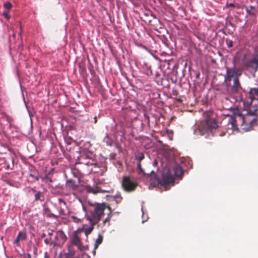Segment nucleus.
Returning a JSON list of instances; mask_svg holds the SVG:
<instances>
[{
	"label": "nucleus",
	"mask_w": 258,
	"mask_h": 258,
	"mask_svg": "<svg viewBox=\"0 0 258 258\" xmlns=\"http://www.w3.org/2000/svg\"><path fill=\"white\" fill-rule=\"evenodd\" d=\"M35 194H34V201L43 202L45 200L44 194L43 192L36 190H34Z\"/></svg>",
	"instance_id": "11"
},
{
	"label": "nucleus",
	"mask_w": 258,
	"mask_h": 258,
	"mask_svg": "<svg viewBox=\"0 0 258 258\" xmlns=\"http://www.w3.org/2000/svg\"><path fill=\"white\" fill-rule=\"evenodd\" d=\"M182 167L178 164H175L172 169L165 167L163 169L161 176L153 170L147 175V178L151 181V186L153 187L160 185L165 190L170 188V185H174V176L179 177L183 173Z\"/></svg>",
	"instance_id": "1"
},
{
	"label": "nucleus",
	"mask_w": 258,
	"mask_h": 258,
	"mask_svg": "<svg viewBox=\"0 0 258 258\" xmlns=\"http://www.w3.org/2000/svg\"><path fill=\"white\" fill-rule=\"evenodd\" d=\"M57 258H63V253L62 252H60L59 253V255L58 256Z\"/></svg>",
	"instance_id": "43"
},
{
	"label": "nucleus",
	"mask_w": 258,
	"mask_h": 258,
	"mask_svg": "<svg viewBox=\"0 0 258 258\" xmlns=\"http://www.w3.org/2000/svg\"><path fill=\"white\" fill-rule=\"evenodd\" d=\"M96 249H95V248H94L93 251H92V254L95 255L96 254Z\"/></svg>",
	"instance_id": "49"
},
{
	"label": "nucleus",
	"mask_w": 258,
	"mask_h": 258,
	"mask_svg": "<svg viewBox=\"0 0 258 258\" xmlns=\"http://www.w3.org/2000/svg\"><path fill=\"white\" fill-rule=\"evenodd\" d=\"M91 147L90 143H86L84 147L79 148L80 156L78 157V163L84 164L88 167L92 166L90 169L93 170V168L97 166V162L95 160V155L90 151L89 148Z\"/></svg>",
	"instance_id": "4"
},
{
	"label": "nucleus",
	"mask_w": 258,
	"mask_h": 258,
	"mask_svg": "<svg viewBox=\"0 0 258 258\" xmlns=\"http://www.w3.org/2000/svg\"><path fill=\"white\" fill-rule=\"evenodd\" d=\"M137 166H138V168L139 169V172H138L139 174H145V173L144 172V171H143V169L141 167V165L140 162L138 163Z\"/></svg>",
	"instance_id": "27"
},
{
	"label": "nucleus",
	"mask_w": 258,
	"mask_h": 258,
	"mask_svg": "<svg viewBox=\"0 0 258 258\" xmlns=\"http://www.w3.org/2000/svg\"><path fill=\"white\" fill-rule=\"evenodd\" d=\"M245 11L247 14L251 16H255L256 15L255 7L252 6L247 7L245 8Z\"/></svg>",
	"instance_id": "14"
},
{
	"label": "nucleus",
	"mask_w": 258,
	"mask_h": 258,
	"mask_svg": "<svg viewBox=\"0 0 258 258\" xmlns=\"http://www.w3.org/2000/svg\"><path fill=\"white\" fill-rule=\"evenodd\" d=\"M9 12L8 10H5L3 12V15L7 19L9 20L10 18V16L9 14Z\"/></svg>",
	"instance_id": "31"
},
{
	"label": "nucleus",
	"mask_w": 258,
	"mask_h": 258,
	"mask_svg": "<svg viewBox=\"0 0 258 258\" xmlns=\"http://www.w3.org/2000/svg\"><path fill=\"white\" fill-rule=\"evenodd\" d=\"M113 200H115L117 203H119L121 202L122 198L120 195H116L111 197Z\"/></svg>",
	"instance_id": "22"
},
{
	"label": "nucleus",
	"mask_w": 258,
	"mask_h": 258,
	"mask_svg": "<svg viewBox=\"0 0 258 258\" xmlns=\"http://www.w3.org/2000/svg\"><path fill=\"white\" fill-rule=\"evenodd\" d=\"M29 176L30 177H33L35 179V180H36V181H38L39 179V176L38 175H34V174H33L32 173H30Z\"/></svg>",
	"instance_id": "35"
},
{
	"label": "nucleus",
	"mask_w": 258,
	"mask_h": 258,
	"mask_svg": "<svg viewBox=\"0 0 258 258\" xmlns=\"http://www.w3.org/2000/svg\"><path fill=\"white\" fill-rule=\"evenodd\" d=\"M66 186L70 187V188L73 189L75 187H77V185L76 184L75 181L74 180L69 179L66 180Z\"/></svg>",
	"instance_id": "16"
},
{
	"label": "nucleus",
	"mask_w": 258,
	"mask_h": 258,
	"mask_svg": "<svg viewBox=\"0 0 258 258\" xmlns=\"http://www.w3.org/2000/svg\"><path fill=\"white\" fill-rule=\"evenodd\" d=\"M85 256L87 258H91L89 255L85 252L82 253L81 254H78L76 257L73 258H86Z\"/></svg>",
	"instance_id": "25"
},
{
	"label": "nucleus",
	"mask_w": 258,
	"mask_h": 258,
	"mask_svg": "<svg viewBox=\"0 0 258 258\" xmlns=\"http://www.w3.org/2000/svg\"><path fill=\"white\" fill-rule=\"evenodd\" d=\"M142 223H144L146 221H147V220L148 219V217L147 216L146 217L145 216V212H144V210H143V206H142Z\"/></svg>",
	"instance_id": "26"
},
{
	"label": "nucleus",
	"mask_w": 258,
	"mask_h": 258,
	"mask_svg": "<svg viewBox=\"0 0 258 258\" xmlns=\"http://www.w3.org/2000/svg\"><path fill=\"white\" fill-rule=\"evenodd\" d=\"M78 248L79 249H80L81 251H83L84 250H87L88 249V245H83L81 243L78 246Z\"/></svg>",
	"instance_id": "28"
},
{
	"label": "nucleus",
	"mask_w": 258,
	"mask_h": 258,
	"mask_svg": "<svg viewBox=\"0 0 258 258\" xmlns=\"http://www.w3.org/2000/svg\"><path fill=\"white\" fill-rule=\"evenodd\" d=\"M53 230H51L50 232H49L48 233V235L50 236H51V235H52L53 234Z\"/></svg>",
	"instance_id": "46"
},
{
	"label": "nucleus",
	"mask_w": 258,
	"mask_h": 258,
	"mask_svg": "<svg viewBox=\"0 0 258 258\" xmlns=\"http://www.w3.org/2000/svg\"><path fill=\"white\" fill-rule=\"evenodd\" d=\"M257 110V109L253 111L251 109L238 110L234 113V117H230L228 123L231 124L234 130L238 129L237 126L240 125L241 129L245 132L249 131L257 125L256 118L253 117V115L256 114Z\"/></svg>",
	"instance_id": "2"
},
{
	"label": "nucleus",
	"mask_w": 258,
	"mask_h": 258,
	"mask_svg": "<svg viewBox=\"0 0 258 258\" xmlns=\"http://www.w3.org/2000/svg\"><path fill=\"white\" fill-rule=\"evenodd\" d=\"M24 103H25V106H26V108H27V111H28V112L29 115V116L31 117V116H32V113H31V112H30V111L29 110V109H28V106H27V104H26V101H25V99H24Z\"/></svg>",
	"instance_id": "38"
},
{
	"label": "nucleus",
	"mask_w": 258,
	"mask_h": 258,
	"mask_svg": "<svg viewBox=\"0 0 258 258\" xmlns=\"http://www.w3.org/2000/svg\"><path fill=\"white\" fill-rule=\"evenodd\" d=\"M97 119H98V116H95L94 117V123H96L97 121Z\"/></svg>",
	"instance_id": "44"
},
{
	"label": "nucleus",
	"mask_w": 258,
	"mask_h": 258,
	"mask_svg": "<svg viewBox=\"0 0 258 258\" xmlns=\"http://www.w3.org/2000/svg\"><path fill=\"white\" fill-rule=\"evenodd\" d=\"M83 210L85 213V217L87 220L94 221L93 224H97L104 215V211L107 208L110 211L111 208L105 203L102 204L88 202L86 205H82Z\"/></svg>",
	"instance_id": "3"
},
{
	"label": "nucleus",
	"mask_w": 258,
	"mask_h": 258,
	"mask_svg": "<svg viewBox=\"0 0 258 258\" xmlns=\"http://www.w3.org/2000/svg\"><path fill=\"white\" fill-rule=\"evenodd\" d=\"M218 127L215 118L208 115L200 126H195L194 134L196 135H204L205 133H211L213 130L216 129Z\"/></svg>",
	"instance_id": "5"
},
{
	"label": "nucleus",
	"mask_w": 258,
	"mask_h": 258,
	"mask_svg": "<svg viewBox=\"0 0 258 258\" xmlns=\"http://www.w3.org/2000/svg\"><path fill=\"white\" fill-rule=\"evenodd\" d=\"M219 32H222V33H223V34H224L225 35H226V32H225V30H224V29H220V30H219Z\"/></svg>",
	"instance_id": "45"
},
{
	"label": "nucleus",
	"mask_w": 258,
	"mask_h": 258,
	"mask_svg": "<svg viewBox=\"0 0 258 258\" xmlns=\"http://www.w3.org/2000/svg\"><path fill=\"white\" fill-rule=\"evenodd\" d=\"M42 180L46 183H49L52 182V179L50 176L45 174L42 177Z\"/></svg>",
	"instance_id": "20"
},
{
	"label": "nucleus",
	"mask_w": 258,
	"mask_h": 258,
	"mask_svg": "<svg viewBox=\"0 0 258 258\" xmlns=\"http://www.w3.org/2000/svg\"><path fill=\"white\" fill-rule=\"evenodd\" d=\"M63 258H73V257H70V256H69L68 255H66L64 254H63Z\"/></svg>",
	"instance_id": "47"
},
{
	"label": "nucleus",
	"mask_w": 258,
	"mask_h": 258,
	"mask_svg": "<svg viewBox=\"0 0 258 258\" xmlns=\"http://www.w3.org/2000/svg\"><path fill=\"white\" fill-rule=\"evenodd\" d=\"M145 156L143 153H140L136 156V158L140 162L144 159Z\"/></svg>",
	"instance_id": "23"
},
{
	"label": "nucleus",
	"mask_w": 258,
	"mask_h": 258,
	"mask_svg": "<svg viewBox=\"0 0 258 258\" xmlns=\"http://www.w3.org/2000/svg\"><path fill=\"white\" fill-rule=\"evenodd\" d=\"M64 254L68 255L70 257H76V256H75V251L74 250H73L70 249V248L68 249V251L67 252L64 253Z\"/></svg>",
	"instance_id": "21"
},
{
	"label": "nucleus",
	"mask_w": 258,
	"mask_h": 258,
	"mask_svg": "<svg viewBox=\"0 0 258 258\" xmlns=\"http://www.w3.org/2000/svg\"><path fill=\"white\" fill-rule=\"evenodd\" d=\"M27 237L26 234L25 232L20 231L17 236L16 238L14 241V244H17L19 243V241L21 240H25Z\"/></svg>",
	"instance_id": "12"
},
{
	"label": "nucleus",
	"mask_w": 258,
	"mask_h": 258,
	"mask_svg": "<svg viewBox=\"0 0 258 258\" xmlns=\"http://www.w3.org/2000/svg\"><path fill=\"white\" fill-rule=\"evenodd\" d=\"M235 70L236 72V73L235 74V76H237L238 75H240L241 74V71L239 68H236Z\"/></svg>",
	"instance_id": "37"
},
{
	"label": "nucleus",
	"mask_w": 258,
	"mask_h": 258,
	"mask_svg": "<svg viewBox=\"0 0 258 258\" xmlns=\"http://www.w3.org/2000/svg\"><path fill=\"white\" fill-rule=\"evenodd\" d=\"M157 164V162L156 161H155L154 162V165H156V164Z\"/></svg>",
	"instance_id": "55"
},
{
	"label": "nucleus",
	"mask_w": 258,
	"mask_h": 258,
	"mask_svg": "<svg viewBox=\"0 0 258 258\" xmlns=\"http://www.w3.org/2000/svg\"><path fill=\"white\" fill-rule=\"evenodd\" d=\"M200 76V73L196 74V77L197 78H198Z\"/></svg>",
	"instance_id": "54"
},
{
	"label": "nucleus",
	"mask_w": 258,
	"mask_h": 258,
	"mask_svg": "<svg viewBox=\"0 0 258 258\" xmlns=\"http://www.w3.org/2000/svg\"><path fill=\"white\" fill-rule=\"evenodd\" d=\"M56 187H59L60 188H62V187H63V185L58 184V185H56Z\"/></svg>",
	"instance_id": "50"
},
{
	"label": "nucleus",
	"mask_w": 258,
	"mask_h": 258,
	"mask_svg": "<svg viewBox=\"0 0 258 258\" xmlns=\"http://www.w3.org/2000/svg\"><path fill=\"white\" fill-rule=\"evenodd\" d=\"M241 88L238 76H235L233 79V85L231 88L232 93H237Z\"/></svg>",
	"instance_id": "10"
},
{
	"label": "nucleus",
	"mask_w": 258,
	"mask_h": 258,
	"mask_svg": "<svg viewBox=\"0 0 258 258\" xmlns=\"http://www.w3.org/2000/svg\"><path fill=\"white\" fill-rule=\"evenodd\" d=\"M89 222V224L90 226H88L86 224H84L83 227L81 229H78V231H83L85 233V234L87 237L89 234H90L94 228V226L96 224H93L92 223L94 222L92 220H88Z\"/></svg>",
	"instance_id": "8"
},
{
	"label": "nucleus",
	"mask_w": 258,
	"mask_h": 258,
	"mask_svg": "<svg viewBox=\"0 0 258 258\" xmlns=\"http://www.w3.org/2000/svg\"><path fill=\"white\" fill-rule=\"evenodd\" d=\"M244 66L247 69L252 70L251 74L253 77H255L256 73L258 71V54L253 55L251 59L244 63Z\"/></svg>",
	"instance_id": "6"
},
{
	"label": "nucleus",
	"mask_w": 258,
	"mask_h": 258,
	"mask_svg": "<svg viewBox=\"0 0 258 258\" xmlns=\"http://www.w3.org/2000/svg\"><path fill=\"white\" fill-rule=\"evenodd\" d=\"M184 161H185V159L182 158V159H181L180 162L182 163L184 162Z\"/></svg>",
	"instance_id": "52"
},
{
	"label": "nucleus",
	"mask_w": 258,
	"mask_h": 258,
	"mask_svg": "<svg viewBox=\"0 0 258 258\" xmlns=\"http://www.w3.org/2000/svg\"><path fill=\"white\" fill-rule=\"evenodd\" d=\"M51 240V238H46L45 240H44V242L46 244H48L50 243V241Z\"/></svg>",
	"instance_id": "39"
},
{
	"label": "nucleus",
	"mask_w": 258,
	"mask_h": 258,
	"mask_svg": "<svg viewBox=\"0 0 258 258\" xmlns=\"http://www.w3.org/2000/svg\"><path fill=\"white\" fill-rule=\"evenodd\" d=\"M4 6L8 11L12 8V5L11 4V3L10 2H7L4 4Z\"/></svg>",
	"instance_id": "30"
},
{
	"label": "nucleus",
	"mask_w": 258,
	"mask_h": 258,
	"mask_svg": "<svg viewBox=\"0 0 258 258\" xmlns=\"http://www.w3.org/2000/svg\"><path fill=\"white\" fill-rule=\"evenodd\" d=\"M50 217H52V218H56L57 217V216L56 215H55V214H53V213H50L49 214V216Z\"/></svg>",
	"instance_id": "42"
},
{
	"label": "nucleus",
	"mask_w": 258,
	"mask_h": 258,
	"mask_svg": "<svg viewBox=\"0 0 258 258\" xmlns=\"http://www.w3.org/2000/svg\"><path fill=\"white\" fill-rule=\"evenodd\" d=\"M46 236V234L44 233H43L41 235V238H43Z\"/></svg>",
	"instance_id": "51"
},
{
	"label": "nucleus",
	"mask_w": 258,
	"mask_h": 258,
	"mask_svg": "<svg viewBox=\"0 0 258 258\" xmlns=\"http://www.w3.org/2000/svg\"><path fill=\"white\" fill-rule=\"evenodd\" d=\"M81 243L79 237L77 235H75L72 239V243L75 245L78 246Z\"/></svg>",
	"instance_id": "19"
},
{
	"label": "nucleus",
	"mask_w": 258,
	"mask_h": 258,
	"mask_svg": "<svg viewBox=\"0 0 258 258\" xmlns=\"http://www.w3.org/2000/svg\"><path fill=\"white\" fill-rule=\"evenodd\" d=\"M240 100H242V98L241 97L240 98Z\"/></svg>",
	"instance_id": "58"
},
{
	"label": "nucleus",
	"mask_w": 258,
	"mask_h": 258,
	"mask_svg": "<svg viewBox=\"0 0 258 258\" xmlns=\"http://www.w3.org/2000/svg\"><path fill=\"white\" fill-rule=\"evenodd\" d=\"M103 141L108 146H110L112 145V141L108 138L107 135L104 138Z\"/></svg>",
	"instance_id": "24"
},
{
	"label": "nucleus",
	"mask_w": 258,
	"mask_h": 258,
	"mask_svg": "<svg viewBox=\"0 0 258 258\" xmlns=\"http://www.w3.org/2000/svg\"><path fill=\"white\" fill-rule=\"evenodd\" d=\"M236 73L235 66L233 68H228L226 70V75L225 76V81L227 83L230 82L232 78L235 76Z\"/></svg>",
	"instance_id": "9"
},
{
	"label": "nucleus",
	"mask_w": 258,
	"mask_h": 258,
	"mask_svg": "<svg viewBox=\"0 0 258 258\" xmlns=\"http://www.w3.org/2000/svg\"><path fill=\"white\" fill-rule=\"evenodd\" d=\"M250 99V101L249 102L248 101H244L243 102V106L244 107H249V105H251L253 99Z\"/></svg>",
	"instance_id": "34"
},
{
	"label": "nucleus",
	"mask_w": 258,
	"mask_h": 258,
	"mask_svg": "<svg viewBox=\"0 0 258 258\" xmlns=\"http://www.w3.org/2000/svg\"><path fill=\"white\" fill-rule=\"evenodd\" d=\"M226 43L228 48H231L233 46V41L231 40L227 39Z\"/></svg>",
	"instance_id": "29"
},
{
	"label": "nucleus",
	"mask_w": 258,
	"mask_h": 258,
	"mask_svg": "<svg viewBox=\"0 0 258 258\" xmlns=\"http://www.w3.org/2000/svg\"><path fill=\"white\" fill-rule=\"evenodd\" d=\"M122 186L125 190L131 191L135 190L137 184L130 177L124 176L122 179Z\"/></svg>",
	"instance_id": "7"
},
{
	"label": "nucleus",
	"mask_w": 258,
	"mask_h": 258,
	"mask_svg": "<svg viewBox=\"0 0 258 258\" xmlns=\"http://www.w3.org/2000/svg\"><path fill=\"white\" fill-rule=\"evenodd\" d=\"M28 252L27 253V254H26V258H31V255L30 253V252L32 251V252H33V253L35 255H36L37 251V248L34 244H31L29 246V249L28 250Z\"/></svg>",
	"instance_id": "13"
},
{
	"label": "nucleus",
	"mask_w": 258,
	"mask_h": 258,
	"mask_svg": "<svg viewBox=\"0 0 258 258\" xmlns=\"http://www.w3.org/2000/svg\"><path fill=\"white\" fill-rule=\"evenodd\" d=\"M3 236H2V237H1V240H3Z\"/></svg>",
	"instance_id": "57"
},
{
	"label": "nucleus",
	"mask_w": 258,
	"mask_h": 258,
	"mask_svg": "<svg viewBox=\"0 0 258 258\" xmlns=\"http://www.w3.org/2000/svg\"><path fill=\"white\" fill-rule=\"evenodd\" d=\"M59 213L61 215H63V210H60V211H59Z\"/></svg>",
	"instance_id": "53"
},
{
	"label": "nucleus",
	"mask_w": 258,
	"mask_h": 258,
	"mask_svg": "<svg viewBox=\"0 0 258 258\" xmlns=\"http://www.w3.org/2000/svg\"><path fill=\"white\" fill-rule=\"evenodd\" d=\"M68 144H71V142L70 141H67Z\"/></svg>",
	"instance_id": "56"
},
{
	"label": "nucleus",
	"mask_w": 258,
	"mask_h": 258,
	"mask_svg": "<svg viewBox=\"0 0 258 258\" xmlns=\"http://www.w3.org/2000/svg\"><path fill=\"white\" fill-rule=\"evenodd\" d=\"M102 241L103 237L100 234H99L98 237L96 240L95 243L94 244L95 249H97L98 248V246L102 242Z\"/></svg>",
	"instance_id": "18"
},
{
	"label": "nucleus",
	"mask_w": 258,
	"mask_h": 258,
	"mask_svg": "<svg viewBox=\"0 0 258 258\" xmlns=\"http://www.w3.org/2000/svg\"><path fill=\"white\" fill-rule=\"evenodd\" d=\"M53 171H54V169H51V170H50L48 172V173L46 174V175L50 176L51 175L53 174Z\"/></svg>",
	"instance_id": "40"
},
{
	"label": "nucleus",
	"mask_w": 258,
	"mask_h": 258,
	"mask_svg": "<svg viewBox=\"0 0 258 258\" xmlns=\"http://www.w3.org/2000/svg\"><path fill=\"white\" fill-rule=\"evenodd\" d=\"M234 7H235V5L233 3H227L225 5V7L227 8H230V7L234 8Z\"/></svg>",
	"instance_id": "36"
},
{
	"label": "nucleus",
	"mask_w": 258,
	"mask_h": 258,
	"mask_svg": "<svg viewBox=\"0 0 258 258\" xmlns=\"http://www.w3.org/2000/svg\"><path fill=\"white\" fill-rule=\"evenodd\" d=\"M167 132L168 134H172L173 133L172 130H167Z\"/></svg>",
	"instance_id": "48"
},
{
	"label": "nucleus",
	"mask_w": 258,
	"mask_h": 258,
	"mask_svg": "<svg viewBox=\"0 0 258 258\" xmlns=\"http://www.w3.org/2000/svg\"><path fill=\"white\" fill-rule=\"evenodd\" d=\"M258 95V87L257 88H251L249 91V97L250 99H253V95Z\"/></svg>",
	"instance_id": "17"
},
{
	"label": "nucleus",
	"mask_w": 258,
	"mask_h": 258,
	"mask_svg": "<svg viewBox=\"0 0 258 258\" xmlns=\"http://www.w3.org/2000/svg\"><path fill=\"white\" fill-rule=\"evenodd\" d=\"M60 236L62 239H66L67 238L66 235L62 231L61 232V235Z\"/></svg>",
	"instance_id": "41"
},
{
	"label": "nucleus",
	"mask_w": 258,
	"mask_h": 258,
	"mask_svg": "<svg viewBox=\"0 0 258 258\" xmlns=\"http://www.w3.org/2000/svg\"><path fill=\"white\" fill-rule=\"evenodd\" d=\"M71 219L73 220V222L76 223H79L81 222V219L80 218H77V217L75 216H71Z\"/></svg>",
	"instance_id": "32"
},
{
	"label": "nucleus",
	"mask_w": 258,
	"mask_h": 258,
	"mask_svg": "<svg viewBox=\"0 0 258 258\" xmlns=\"http://www.w3.org/2000/svg\"><path fill=\"white\" fill-rule=\"evenodd\" d=\"M88 191L90 192H92V193H93L95 194L98 193V192H106L108 191L107 190H102L98 187H90L88 189Z\"/></svg>",
	"instance_id": "15"
},
{
	"label": "nucleus",
	"mask_w": 258,
	"mask_h": 258,
	"mask_svg": "<svg viewBox=\"0 0 258 258\" xmlns=\"http://www.w3.org/2000/svg\"><path fill=\"white\" fill-rule=\"evenodd\" d=\"M109 211V213L108 214V216L103 221V224H105L106 222H108L110 219V215H111V210Z\"/></svg>",
	"instance_id": "33"
}]
</instances>
